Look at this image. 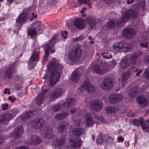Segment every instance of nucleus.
Returning <instances> with one entry per match:
<instances>
[{
    "mask_svg": "<svg viewBox=\"0 0 149 149\" xmlns=\"http://www.w3.org/2000/svg\"><path fill=\"white\" fill-rule=\"evenodd\" d=\"M49 73L45 74L43 79H49V85L54 86L60 78L62 70V65L56 63L50 62L47 66Z\"/></svg>",
    "mask_w": 149,
    "mask_h": 149,
    "instance_id": "obj_1",
    "label": "nucleus"
},
{
    "mask_svg": "<svg viewBox=\"0 0 149 149\" xmlns=\"http://www.w3.org/2000/svg\"><path fill=\"white\" fill-rule=\"evenodd\" d=\"M138 15V12L136 10L131 9L125 12L124 15L121 17L116 23L115 20L109 21L107 24L106 27L108 29L114 28L116 26L117 27H120L123 26V23L126 22L130 17L134 18Z\"/></svg>",
    "mask_w": 149,
    "mask_h": 149,
    "instance_id": "obj_2",
    "label": "nucleus"
},
{
    "mask_svg": "<svg viewBox=\"0 0 149 149\" xmlns=\"http://www.w3.org/2000/svg\"><path fill=\"white\" fill-rule=\"evenodd\" d=\"M81 53L80 46L78 45H75L69 51V59L71 61H77L80 59Z\"/></svg>",
    "mask_w": 149,
    "mask_h": 149,
    "instance_id": "obj_3",
    "label": "nucleus"
},
{
    "mask_svg": "<svg viewBox=\"0 0 149 149\" xmlns=\"http://www.w3.org/2000/svg\"><path fill=\"white\" fill-rule=\"evenodd\" d=\"M45 120L42 118H37L34 119L31 123V126L32 127L36 129H39L41 130H43L44 127Z\"/></svg>",
    "mask_w": 149,
    "mask_h": 149,
    "instance_id": "obj_4",
    "label": "nucleus"
},
{
    "mask_svg": "<svg viewBox=\"0 0 149 149\" xmlns=\"http://www.w3.org/2000/svg\"><path fill=\"white\" fill-rule=\"evenodd\" d=\"M107 63L99 65H96L93 67V71L98 74H103L107 72L109 70Z\"/></svg>",
    "mask_w": 149,
    "mask_h": 149,
    "instance_id": "obj_5",
    "label": "nucleus"
},
{
    "mask_svg": "<svg viewBox=\"0 0 149 149\" xmlns=\"http://www.w3.org/2000/svg\"><path fill=\"white\" fill-rule=\"evenodd\" d=\"M113 81L110 77H106L101 83L102 87L104 89L109 90L113 87Z\"/></svg>",
    "mask_w": 149,
    "mask_h": 149,
    "instance_id": "obj_6",
    "label": "nucleus"
},
{
    "mask_svg": "<svg viewBox=\"0 0 149 149\" xmlns=\"http://www.w3.org/2000/svg\"><path fill=\"white\" fill-rule=\"evenodd\" d=\"M56 38V37H54L51 39V40L48 43L45 44L44 46V48L45 49V55L44 58L46 61V58L49 54V50L53 47Z\"/></svg>",
    "mask_w": 149,
    "mask_h": 149,
    "instance_id": "obj_7",
    "label": "nucleus"
},
{
    "mask_svg": "<svg viewBox=\"0 0 149 149\" xmlns=\"http://www.w3.org/2000/svg\"><path fill=\"white\" fill-rule=\"evenodd\" d=\"M49 91L47 89H44L37 97L36 99V103L38 105L41 104L43 102L44 98H48L49 97Z\"/></svg>",
    "mask_w": 149,
    "mask_h": 149,
    "instance_id": "obj_8",
    "label": "nucleus"
},
{
    "mask_svg": "<svg viewBox=\"0 0 149 149\" xmlns=\"http://www.w3.org/2000/svg\"><path fill=\"white\" fill-rule=\"evenodd\" d=\"M64 91V90L62 88L55 89L48 95L49 99L52 101L55 100L62 94Z\"/></svg>",
    "mask_w": 149,
    "mask_h": 149,
    "instance_id": "obj_9",
    "label": "nucleus"
},
{
    "mask_svg": "<svg viewBox=\"0 0 149 149\" xmlns=\"http://www.w3.org/2000/svg\"><path fill=\"white\" fill-rule=\"evenodd\" d=\"M136 35L135 31L131 28H126L123 29L122 33L123 36L127 39H130L134 37Z\"/></svg>",
    "mask_w": 149,
    "mask_h": 149,
    "instance_id": "obj_10",
    "label": "nucleus"
},
{
    "mask_svg": "<svg viewBox=\"0 0 149 149\" xmlns=\"http://www.w3.org/2000/svg\"><path fill=\"white\" fill-rule=\"evenodd\" d=\"M103 105L102 102L100 100H94L90 104L91 108L94 111L97 112L101 110Z\"/></svg>",
    "mask_w": 149,
    "mask_h": 149,
    "instance_id": "obj_11",
    "label": "nucleus"
},
{
    "mask_svg": "<svg viewBox=\"0 0 149 149\" xmlns=\"http://www.w3.org/2000/svg\"><path fill=\"white\" fill-rule=\"evenodd\" d=\"M123 96L120 94H114L110 95L109 97V102L112 104L116 103L121 101Z\"/></svg>",
    "mask_w": 149,
    "mask_h": 149,
    "instance_id": "obj_12",
    "label": "nucleus"
},
{
    "mask_svg": "<svg viewBox=\"0 0 149 149\" xmlns=\"http://www.w3.org/2000/svg\"><path fill=\"white\" fill-rule=\"evenodd\" d=\"M14 114L11 111H9L4 115L0 116V123L4 124L10 120L13 116Z\"/></svg>",
    "mask_w": 149,
    "mask_h": 149,
    "instance_id": "obj_13",
    "label": "nucleus"
},
{
    "mask_svg": "<svg viewBox=\"0 0 149 149\" xmlns=\"http://www.w3.org/2000/svg\"><path fill=\"white\" fill-rule=\"evenodd\" d=\"M82 141L78 138L71 139L70 141V144L73 148H76L80 147L82 144Z\"/></svg>",
    "mask_w": 149,
    "mask_h": 149,
    "instance_id": "obj_14",
    "label": "nucleus"
},
{
    "mask_svg": "<svg viewBox=\"0 0 149 149\" xmlns=\"http://www.w3.org/2000/svg\"><path fill=\"white\" fill-rule=\"evenodd\" d=\"M36 24L33 23L32 24V27L30 28L28 30V35L30 36L31 38L33 39H35L36 37V34L37 33V28L35 27Z\"/></svg>",
    "mask_w": 149,
    "mask_h": 149,
    "instance_id": "obj_15",
    "label": "nucleus"
},
{
    "mask_svg": "<svg viewBox=\"0 0 149 149\" xmlns=\"http://www.w3.org/2000/svg\"><path fill=\"white\" fill-rule=\"evenodd\" d=\"M68 125L69 123L67 122H60L56 128L57 130L60 133H63Z\"/></svg>",
    "mask_w": 149,
    "mask_h": 149,
    "instance_id": "obj_16",
    "label": "nucleus"
},
{
    "mask_svg": "<svg viewBox=\"0 0 149 149\" xmlns=\"http://www.w3.org/2000/svg\"><path fill=\"white\" fill-rule=\"evenodd\" d=\"M83 87L89 93L93 92L95 91L94 87L88 81H87L84 82Z\"/></svg>",
    "mask_w": 149,
    "mask_h": 149,
    "instance_id": "obj_17",
    "label": "nucleus"
},
{
    "mask_svg": "<svg viewBox=\"0 0 149 149\" xmlns=\"http://www.w3.org/2000/svg\"><path fill=\"white\" fill-rule=\"evenodd\" d=\"M72 132L75 136H81L85 134V130L83 128H73Z\"/></svg>",
    "mask_w": 149,
    "mask_h": 149,
    "instance_id": "obj_18",
    "label": "nucleus"
},
{
    "mask_svg": "<svg viewBox=\"0 0 149 149\" xmlns=\"http://www.w3.org/2000/svg\"><path fill=\"white\" fill-rule=\"evenodd\" d=\"M138 101L139 104L142 108H143L148 105V100L146 97L140 96L138 98Z\"/></svg>",
    "mask_w": 149,
    "mask_h": 149,
    "instance_id": "obj_19",
    "label": "nucleus"
},
{
    "mask_svg": "<svg viewBox=\"0 0 149 149\" xmlns=\"http://www.w3.org/2000/svg\"><path fill=\"white\" fill-rule=\"evenodd\" d=\"M65 140V137L64 136H61L59 138H57L53 143V145L55 147H58L63 144Z\"/></svg>",
    "mask_w": 149,
    "mask_h": 149,
    "instance_id": "obj_20",
    "label": "nucleus"
},
{
    "mask_svg": "<svg viewBox=\"0 0 149 149\" xmlns=\"http://www.w3.org/2000/svg\"><path fill=\"white\" fill-rule=\"evenodd\" d=\"M74 24L79 29H83L85 27L84 21L83 19H75L74 21Z\"/></svg>",
    "mask_w": 149,
    "mask_h": 149,
    "instance_id": "obj_21",
    "label": "nucleus"
},
{
    "mask_svg": "<svg viewBox=\"0 0 149 149\" xmlns=\"http://www.w3.org/2000/svg\"><path fill=\"white\" fill-rule=\"evenodd\" d=\"M80 73L77 70L74 71L70 77L71 80L73 82H77L80 77Z\"/></svg>",
    "mask_w": 149,
    "mask_h": 149,
    "instance_id": "obj_22",
    "label": "nucleus"
},
{
    "mask_svg": "<svg viewBox=\"0 0 149 149\" xmlns=\"http://www.w3.org/2000/svg\"><path fill=\"white\" fill-rule=\"evenodd\" d=\"M14 69L13 68H10L7 69L5 72L3 74V79L7 81L12 76V73L14 71Z\"/></svg>",
    "mask_w": 149,
    "mask_h": 149,
    "instance_id": "obj_23",
    "label": "nucleus"
},
{
    "mask_svg": "<svg viewBox=\"0 0 149 149\" xmlns=\"http://www.w3.org/2000/svg\"><path fill=\"white\" fill-rule=\"evenodd\" d=\"M76 102L75 99L72 98H68L66 99V101L64 103L63 105L64 107H71L74 105Z\"/></svg>",
    "mask_w": 149,
    "mask_h": 149,
    "instance_id": "obj_24",
    "label": "nucleus"
},
{
    "mask_svg": "<svg viewBox=\"0 0 149 149\" xmlns=\"http://www.w3.org/2000/svg\"><path fill=\"white\" fill-rule=\"evenodd\" d=\"M41 141L40 138L38 136L32 135L28 142L30 144L33 143L38 144L41 142Z\"/></svg>",
    "mask_w": 149,
    "mask_h": 149,
    "instance_id": "obj_25",
    "label": "nucleus"
},
{
    "mask_svg": "<svg viewBox=\"0 0 149 149\" xmlns=\"http://www.w3.org/2000/svg\"><path fill=\"white\" fill-rule=\"evenodd\" d=\"M85 120L88 125H93L94 123L91 114L88 113L86 114Z\"/></svg>",
    "mask_w": 149,
    "mask_h": 149,
    "instance_id": "obj_26",
    "label": "nucleus"
},
{
    "mask_svg": "<svg viewBox=\"0 0 149 149\" xmlns=\"http://www.w3.org/2000/svg\"><path fill=\"white\" fill-rule=\"evenodd\" d=\"M68 116V114L66 112L58 113L55 115V118L58 120H61L67 118Z\"/></svg>",
    "mask_w": 149,
    "mask_h": 149,
    "instance_id": "obj_27",
    "label": "nucleus"
},
{
    "mask_svg": "<svg viewBox=\"0 0 149 149\" xmlns=\"http://www.w3.org/2000/svg\"><path fill=\"white\" fill-rule=\"evenodd\" d=\"M132 49V46L127 43H123L122 50L124 52H129Z\"/></svg>",
    "mask_w": 149,
    "mask_h": 149,
    "instance_id": "obj_28",
    "label": "nucleus"
},
{
    "mask_svg": "<svg viewBox=\"0 0 149 149\" xmlns=\"http://www.w3.org/2000/svg\"><path fill=\"white\" fill-rule=\"evenodd\" d=\"M33 115V113L32 111H29L21 117V120L23 122L25 121H26L28 118L32 117Z\"/></svg>",
    "mask_w": 149,
    "mask_h": 149,
    "instance_id": "obj_29",
    "label": "nucleus"
},
{
    "mask_svg": "<svg viewBox=\"0 0 149 149\" xmlns=\"http://www.w3.org/2000/svg\"><path fill=\"white\" fill-rule=\"evenodd\" d=\"M45 136L48 139H50L53 137L54 134L52 130L50 128L46 129Z\"/></svg>",
    "mask_w": 149,
    "mask_h": 149,
    "instance_id": "obj_30",
    "label": "nucleus"
},
{
    "mask_svg": "<svg viewBox=\"0 0 149 149\" xmlns=\"http://www.w3.org/2000/svg\"><path fill=\"white\" fill-rule=\"evenodd\" d=\"M87 22L91 26V29L93 28L96 24L95 19L94 17H89L87 19Z\"/></svg>",
    "mask_w": 149,
    "mask_h": 149,
    "instance_id": "obj_31",
    "label": "nucleus"
},
{
    "mask_svg": "<svg viewBox=\"0 0 149 149\" xmlns=\"http://www.w3.org/2000/svg\"><path fill=\"white\" fill-rule=\"evenodd\" d=\"M139 55L138 53H134L130 58V61L131 63L135 64L138 59V57Z\"/></svg>",
    "mask_w": 149,
    "mask_h": 149,
    "instance_id": "obj_32",
    "label": "nucleus"
},
{
    "mask_svg": "<svg viewBox=\"0 0 149 149\" xmlns=\"http://www.w3.org/2000/svg\"><path fill=\"white\" fill-rule=\"evenodd\" d=\"M130 65L129 62L125 59H123L120 62V66L123 69L127 68Z\"/></svg>",
    "mask_w": 149,
    "mask_h": 149,
    "instance_id": "obj_33",
    "label": "nucleus"
},
{
    "mask_svg": "<svg viewBox=\"0 0 149 149\" xmlns=\"http://www.w3.org/2000/svg\"><path fill=\"white\" fill-rule=\"evenodd\" d=\"M144 120V119L141 118L139 120L137 119L134 120L132 121V123L135 126H139L140 125H141Z\"/></svg>",
    "mask_w": 149,
    "mask_h": 149,
    "instance_id": "obj_34",
    "label": "nucleus"
},
{
    "mask_svg": "<svg viewBox=\"0 0 149 149\" xmlns=\"http://www.w3.org/2000/svg\"><path fill=\"white\" fill-rule=\"evenodd\" d=\"M27 19V15L25 13H22L19 15V23L25 22Z\"/></svg>",
    "mask_w": 149,
    "mask_h": 149,
    "instance_id": "obj_35",
    "label": "nucleus"
},
{
    "mask_svg": "<svg viewBox=\"0 0 149 149\" xmlns=\"http://www.w3.org/2000/svg\"><path fill=\"white\" fill-rule=\"evenodd\" d=\"M123 43L119 42H115L113 45L112 47L113 49L116 51H120L122 47Z\"/></svg>",
    "mask_w": 149,
    "mask_h": 149,
    "instance_id": "obj_36",
    "label": "nucleus"
},
{
    "mask_svg": "<svg viewBox=\"0 0 149 149\" xmlns=\"http://www.w3.org/2000/svg\"><path fill=\"white\" fill-rule=\"evenodd\" d=\"M105 110L107 113L110 114L115 112L116 111V109L114 107H107L105 109Z\"/></svg>",
    "mask_w": 149,
    "mask_h": 149,
    "instance_id": "obj_37",
    "label": "nucleus"
},
{
    "mask_svg": "<svg viewBox=\"0 0 149 149\" xmlns=\"http://www.w3.org/2000/svg\"><path fill=\"white\" fill-rule=\"evenodd\" d=\"M138 93V89L135 87L133 88L129 93L130 97H134Z\"/></svg>",
    "mask_w": 149,
    "mask_h": 149,
    "instance_id": "obj_38",
    "label": "nucleus"
},
{
    "mask_svg": "<svg viewBox=\"0 0 149 149\" xmlns=\"http://www.w3.org/2000/svg\"><path fill=\"white\" fill-rule=\"evenodd\" d=\"M141 126L143 129L146 132H148L149 131V123H146L144 121L142 123Z\"/></svg>",
    "mask_w": 149,
    "mask_h": 149,
    "instance_id": "obj_39",
    "label": "nucleus"
},
{
    "mask_svg": "<svg viewBox=\"0 0 149 149\" xmlns=\"http://www.w3.org/2000/svg\"><path fill=\"white\" fill-rule=\"evenodd\" d=\"M62 108V105L59 103L54 105L52 107V109L54 111H56L61 109Z\"/></svg>",
    "mask_w": 149,
    "mask_h": 149,
    "instance_id": "obj_40",
    "label": "nucleus"
},
{
    "mask_svg": "<svg viewBox=\"0 0 149 149\" xmlns=\"http://www.w3.org/2000/svg\"><path fill=\"white\" fill-rule=\"evenodd\" d=\"M78 2L80 4L85 3L89 6L91 5L93 2L92 0H78Z\"/></svg>",
    "mask_w": 149,
    "mask_h": 149,
    "instance_id": "obj_41",
    "label": "nucleus"
},
{
    "mask_svg": "<svg viewBox=\"0 0 149 149\" xmlns=\"http://www.w3.org/2000/svg\"><path fill=\"white\" fill-rule=\"evenodd\" d=\"M125 74H123L122 76V85L123 87L126 83V80L129 78Z\"/></svg>",
    "mask_w": 149,
    "mask_h": 149,
    "instance_id": "obj_42",
    "label": "nucleus"
},
{
    "mask_svg": "<svg viewBox=\"0 0 149 149\" xmlns=\"http://www.w3.org/2000/svg\"><path fill=\"white\" fill-rule=\"evenodd\" d=\"M36 59H33L32 57H30L28 63V64L30 67L31 68H33V67L35 66L34 62L35 61H36Z\"/></svg>",
    "mask_w": 149,
    "mask_h": 149,
    "instance_id": "obj_43",
    "label": "nucleus"
},
{
    "mask_svg": "<svg viewBox=\"0 0 149 149\" xmlns=\"http://www.w3.org/2000/svg\"><path fill=\"white\" fill-rule=\"evenodd\" d=\"M143 77L149 79V67L146 69L145 72L143 74Z\"/></svg>",
    "mask_w": 149,
    "mask_h": 149,
    "instance_id": "obj_44",
    "label": "nucleus"
},
{
    "mask_svg": "<svg viewBox=\"0 0 149 149\" xmlns=\"http://www.w3.org/2000/svg\"><path fill=\"white\" fill-rule=\"evenodd\" d=\"M19 135V127H18L14 130L13 133V135L15 138L17 139Z\"/></svg>",
    "mask_w": 149,
    "mask_h": 149,
    "instance_id": "obj_45",
    "label": "nucleus"
},
{
    "mask_svg": "<svg viewBox=\"0 0 149 149\" xmlns=\"http://www.w3.org/2000/svg\"><path fill=\"white\" fill-rule=\"evenodd\" d=\"M148 40L147 39L146 40L143 41L140 44V46L142 48H148Z\"/></svg>",
    "mask_w": 149,
    "mask_h": 149,
    "instance_id": "obj_46",
    "label": "nucleus"
},
{
    "mask_svg": "<svg viewBox=\"0 0 149 149\" xmlns=\"http://www.w3.org/2000/svg\"><path fill=\"white\" fill-rule=\"evenodd\" d=\"M39 55V52L38 51L34 50L33 53L31 57H32L33 59H36L37 60Z\"/></svg>",
    "mask_w": 149,
    "mask_h": 149,
    "instance_id": "obj_47",
    "label": "nucleus"
},
{
    "mask_svg": "<svg viewBox=\"0 0 149 149\" xmlns=\"http://www.w3.org/2000/svg\"><path fill=\"white\" fill-rule=\"evenodd\" d=\"M108 54V52H103L102 54V55L103 56V57L104 58H106L107 59H109L110 58H112V56L111 55H109L108 56L107 55Z\"/></svg>",
    "mask_w": 149,
    "mask_h": 149,
    "instance_id": "obj_48",
    "label": "nucleus"
},
{
    "mask_svg": "<svg viewBox=\"0 0 149 149\" xmlns=\"http://www.w3.org/2000/svg\"><path fill=\"white\" fill-rule=\"evenodd\" d=\"M84 37L83 36H80L79 37H76L75 38H72V40L73 42H74L75 41H79L83 39Z\"/></svg>",
    "mask_w": 149,
    "mask_h": 149,
    "instance_id": "obj_49",
    "label": "nucleus"
},
{
    "mask_svg": "<svg viewBox=\"0 0 149 149\" xmlns=\"http://www.w3.org/2000/svg\"><path fill=\"white\" fill-rule=\"evenodd\" d=\"M116 62L114 60H113L108 63V64L111 66L112 67L114 68L116 65Z\"/></svg>",
    "mask_w": 149,
    "mask_h": 149,
    "instance_id": "obj_50",
    "label": "nucleus"
},
{
    "mask_svg": "<svg viewBox=\"0 0 149 149\" xmlns=\"http://www.w3.org/2000/svg\"><path fill=\"white\" fill-rule=\"evenodd\" d=\"M81 121L80 120H76L74 121V124L75 126H79L81 124Z\"/></svg>",
    "mask_w": 149,
    "mask_h": 149,
    "instance_id": "obj_51",
    "label": "nucleus"
},
{
    "mask_svg": "<svg viewBox=\"0 0 149 149\" xmlns=\"http://www.w3.org/2000/svg\"><path fill=\"white\" fill-rule=\"evenodd\" d=\"M142 71L141 70H139L138 69H136L134 71V72L136 73V75L137 76H140V74L142 72Z\"/></svg>",
    "mask_w": 149,
    "mask_h": 149,
    "instance_id": "obj_52",
    "label": "nucleus"
},
{
    "mask_svg": "<svg viewBox=\"0 0 149 149\" xmlns=\"http://www.w3.org/2000/svg\"><path fill=\"white\" fill-rule=\"evenodd\" d=\"M2 109L3 110H6L8 108V105L7 103H5L1 105Z\"/></svg>",
    "mask_w": 149,
    "mask_h": 149,
    "instance_id": "obj_53",
    "label": "nucleus"
},
{
    "mask_svg": "<svg viewBox=\"0 0 149 149\" xmlns=\"http://www.w3.org/2000/svg\"><path fill=\"white\" fill-rule=\"evenodd\" d=\"M23 128L22 126L19 125V138L22 136V134L23 133Z\"/></svg>",
    "mask_w": 149,
    "mask_h": 149,
    "instance_id": "obj_54",
    "label": "nucleus"
},
{
    "mask_svg": "<svg viewBox=\"0 0 149 149\" xmlns=\"http://www.w3.org/2000/svg\"><path fill=\"white\" fill-rule=\"evenodd\" d=\"M143 61L145 63L148 64L149 63V55L146 56L143 59Z\"/></svg>",
    "mask_w": 149,
    "mask_h": 149,
    "instance_id": "obj_55",
    "label": "nucleus"
},
{
    "mask_svg": "<svg viewBox=\"0 0 149 149\" xmlns=\"http://www.w3.org/2000/svg\"><path fill=\"white\" fill-rule=\"evenodd\" d=\"M31 16L29 18L30 20L31 21H32L34 18L37 17V15H36L34 13H32L31 14Z\"/></svg>",
    "mask_w": 149,
    "mask_h": 149,
    "instance_id": "obj_56",
    "label": "nucleus"
},
{
    "mask_svg": "<svg viewBox=\"0 0 149 149\" xmlns=\"http://www.w3.org/2000/svg\"><path fill=\"white\" fill-rule=\"evenodd\" d=\"M25 91L24 88L21 90V91L19 93V96H23L25 94Z\"/></svg>",
    "mask_w": 149,
    "mask_h": 149,
    "instance_id": "obj_57",
    "label": "nucleus"
},
{
    "mask_svg": "<svg viewBox=\"0 0 149 149\" xmlns=\"http://www.w3.org/2000/svg\"><path fill=\"white\" fill-rule=\"evenodd\" d=\"M67 34L68 32L67 31H65L64 32H62L61 36L64 38L66 39L67 38Z\"/></svg>",
    "mask_w": 149,
    "mask_h": 149,
    "instance_id": "obj_58",
    "label": "nucleus"
},
{
    "mask_svg": "<svg viewBox=\"0 0 149 149\" xmlns=\"http://www.w3.org/2000/svg\"><path fill=\"white\" fill-rule=\"evenodd\" d=\"M102 137L101 136H99L97 139V143H102Z\"/></svg>",
    "mask_w": 149,
    "mask_h": 149,
    "instance_id": "obj_59",
    "label": "nucleus"
},
{
    "mask_svg": "<svg viewBox=\"0 0 149 149\" xmlns=\"http://www.w3.org/2000/svg\"><path fill=\"white\" fill-rule=\"evenodd\" d=\"M34 24H36L35 25H36L35 27H36V25H37L38 27V29L40 30L41 29V26L42 25V24L40 22H38L37 23Z\"/></svg>",
    "mask_w": 149,
    "mask_h": 149,
    "instance_id": "obj_60",
    "label": "nucleus"
},
{
    "mask_svg": "<svg viewBox=\"0 0 149 149\" xmlns=\"http://www.w3.org/2000/svg\"><path fill=\"white\" fill-rule=\"evenodd\" d=\"M8 100H9L11 102H13L15 100H16V98H13V97L11 96H10L8 97Z\"/></svg>",
    "mask_w": 149,
    "mask_h": 149,
    "instance_id": "obj_61",
    "label": "nucleus"
},
{
    "mask_svg": "<svg viewBox=\"0 0 149 149\" xmlns=\"http://www.w3.org/2000/svg\"><path fill=\"white\" fill-rule=\"evenodd\" d=\"M138 6L140 7H141L142 8H143L145 6V3L144 2H143L142 3H139V4Z\"/></svg>",
    "mask_w": 149,
    "mask_h": 149,
    "instance_id": "obj_62",
    "label": "nucleus"
},
{
    "mask_svg": "<svg viewBox=\"0 0 149 149\" xmlns=\"http://www.w3.org/2000/svg\"><path fill=\"white\" fill-rule=\"evenodd\" d=\"M8 88H6L5 89L3 92V93L5 94L7 93L8 94H10V92Z\"/></svg>",
    "mask_w": 149,
    "mask_h": 149,
    "instance_id": "obj_63",
    "label": "nucleus"
},
{
    "mask_svg": "<svg viewBox=\"0 0 149 149\" xmlns=\"http://www.w3.org/2000/svg\"><path fill=\"white\" fill-rule=\"evenodd\" d=\"M118 141L119 142H122L124 141V138L122 136L118 137L117 138Z\"/></svg>",
    "mask_w": 149,
    "mask_h": 149,
    "instance_id": "obj_64",
    "label": "nucleus"
}]
</instances>
